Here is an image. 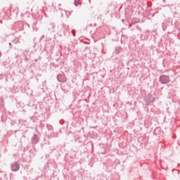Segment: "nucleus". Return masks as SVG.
Returning <instances> with one entry per match:
<instances>
[{
	"instance_id": "obj_12",
	"label": "nucleus",
	"mask_w": 180,
	"mask_h": 180,
	"mask_svg": "<svg viewBox=\"0 0 180 180\" xmlns=\"http://www.w3.org/2000/svg\"><path fill=\"white\" fill-rule=\"evenodd\" d=\"M9 46H12V43L9 42L8 43Z\"/></svg>"
},
{
	"instance_id": "obj_5",
	"label": "nucleus",
	"mask_w": 180,
	"mask_h": 180,
	"mask_svg": "<svg viewBox=\"0 0 180 180\" xmlns=\"http://www.w3.org/2000/svg\"><path fill=\"white\" fill-rule=\"evenodd\" d=\"M57 79L58 81H59V82H67V77H65V76H64V75H58L57 76Z\"/></svg>"
},
{
	"instance_id": "obj_8",
	"label": "nucleus",
	"mask_w": 180,
	"mask_h": 180,
	"mask_svg": "<svg viewBox=\"0 0 180 180\" xmlns=\"http://www.w3.org/2000/svg\"><path fill=\"white\" fill-rule=\"evenodd\" d=\"M75 6H78V5H81V1L79 0H74Z\"/></svg>"
},
{
	"instance_id": "obj_15",
	"label": "nucleus",
	"mask_w": 180,
	"mask_h": 180,
	"mask_svg": "<svg viewBox=\"0 0 180 180\" xmlns=\"http://www.w3.org/2000/svg\"><path fill=\"white\" fill-rule=\"evenodd\" d=\"M1 108H2V105L0 104V109H1Z\"/></svg>"
},
{
	"instance_id": "obj_16",
	"label": "nucleus",
	"mask_w": 180,
	"mask_h": 180,
	"mask_svg": "<svg viewBox=\"0 0 180 180\" xmlns=\"http://www.w3.org/2000/svg\"><path fill=\"white\" fill-rule=\"evenodd\" d=\"M89 26H92V24H89Z\"/></svg>"
},
{
	"instance_id": "obj_2",
	"label": "nucleus",
	"mask_w": 180,
	"mask_h": 180,
	"mask_svg": "<svg viewBox=\"0 0 180 180\" xmlns=\"http://www.w3.org/2000/svg\"><path fill=\"white\" fill-rule=\"evenodd\" d=\"M169 81H170L169 76L168 75H160L159 77V82H160V84H168Z\"/></svg>"
},
{
	"instance_id": "obj_1",
	"label": "nucleus",
	"mask_w": 180,
	"mask_h": 180,
	"mask_svg": "<svg viewBox=\"0 0 180 180\" xmlns=\"http://www.w3.org/2000/svg\"><path fill=\"white\" fill-rule=\"evenodd\" d=\"M143 99L145 101V103H146L148 106L149 105H151V103H153L155 101V98L153 97V95L150 94L148 95H146Z\"/></svg>"
},
{
	"instance_id": "obj_7",
	"label": "nucleus",
	"mask_w": 180,
	"mask_h": 180,
	"mask_svg": "<svg viewBox=\"0 0 180 180\" xmlns=\"http://www.w3.org/2000/svg\"><path fill=\"white\" fill-rule=\"evenodd\" d=\"M123 51V49H122V46H117L115 47V53L119 54V53H122Z\"/></svg>"
},
{
	"instance_id": "obj_4",
	"label": "nucleus",
	"mask_w": 180,
	"mask_h": 180,
	"mask_svg": "<svg viewBox=\"0 0 180 180\" xmlns=\"http://www.w3.org/2000/svg\"><path fill=\"white\" fill-rule=\"evenodd\" d=\"M40 141V139L37 134H34L33 136L31 139L32 144H37Z\"/></svg>"
},
{
	"instance_id": "obj_9",
	"label": "nucleus",
	"mask_w": 180,
	"mask_h": 180,
	"mask_svg": "<svg viewBox=\"0 0 180 180\" xmlns=\"http://www.w3.org/2000/svg\"><path fill=\"white\" fill-rule=\"evenodd\" d=\"M131 24L129 25V26H131V25H136V23H139V21H136V20H131Z\"/></svg>"
},
{
	"instance_id": "obj_14",
	"label": "nucleus",
	"mask_w": 180,
	"mask_h": 180,
	"mask_svg": "<svg viewBox=\"0 0 180 180\" xmlns=\"http://www.w3.org/2000/svg\"><path fill=\"white\" fill-rule=\"evenodd\" d=\"M94 26H96V23H94Z\"/></svg>"
},
{
	"instance_id": "obj_13",
	"label": "nucleus",
	"mask_w": 180,
	"mask_h": 180,
	"mask_svg": "<svg viewBox=\"0 0 180 180\" xmlns=\"http://www.w3.org/2000/svg\"><path fill=\"white\" fill-rule=\"evenodd\" d=\"M58 6H61V4H58Z\"/></svg>"
},
{
	"instance_id": "obj_11",
	"label": "nucleus",
	"mask_w": 180,
	"mask_h": 180,
	"mask_svg": "<svg viewBox=\"0 0 180 180\" xmlns=\"http://www.w3.org/2000/svg\"><path fill=\"white\" fill-rule=\"evenodd\" d=\"M34 61H35V63H37V61H39V60L38 59H34Z\"/></svg>"
},
{
	"instance_id": "obj_6",
	"label": "nucleus",
	"mask_w": 180,
	"mask_h": 180,
	"mask_svg": "<svg viewBox=\"0 0 180 180\" xmlns=\"http://www.w3.org/2000/svg\"><path fill=\"white\" fill-rule=\"evenodd\" d=\"M54 27H56V25H54L53 22H50L47 25V28L49 32H54Z\"/></svg>"
},
{
	"instance_id": "obj_3",
	"label": "nucleus",
	"mask_w": 180,
	"mask_h": 180,
	"mask_svg": "<svg viewBox=\"0 0 180 180\" xmlns=\"http://www.w3.org/2000/svg\"><path fill=\"white\" fill-rule=\"evenodd\" d=\"M20 168L19 163L18 162H14L11 164V169L13 172H18Z\"/></svg>"
},
{
	"instance_id": "obj_10",
	"label": "nucleus",
	"mask_w": 180,
	"mask_h": 180,
	"mask_svg": "<svg viewBox=\"0 0 180 180\" xmlns=\"http://www.w3.org/2000/svg\"><path fill=\"white\" fill-rule=\"evenodd\" d=\"M72 34H73V36H75V30H72Z\"/></svg>"
}]
</instances>
